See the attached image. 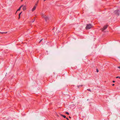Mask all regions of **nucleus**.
Wrapping results in <instances>:
<instances>
[{
	"label": "nucleus",
	"mask_w": 120,
	"mask_h": 120,
	"mask_svg": "<svg viewBox=\"0 0 120 120\" xmlns=\"http://www.w3.org/2000/svg\"><path fill=\"white\" fill-rule=\"evenodd\" d=\"M92 27V26L91 24H87L86 27V29L87 30L89 29Z\"/></svg>",
	"instance_id": "nucleus-1"
},
{
	"label": "nucleus",
	"mask_w": 120,
	"mask_h": 120,
	"mask_svg": "<svg viewBox=\"0 0 120 120\" xmlns=\"http://www.w3.org/2000/svg\"><path fill=\"white\" fill-rule=\"evenodd\" d=\"M119 12L120 11L118 10H117L115 11L114 12V13L116 15L118 16L119 15Z\"/></svg>",
	"instance_id": "nucleus-2"
},
{
	"label": "nucleus",
	"mask_w": 120,
	"mask_h": 120,
	"mask_svg": "<svg viewBox=\"0 0 120 120\" xmlns=\"http://www.w3.org/2000/svg\"><path fill=\"white\" fill-rule=\"evenodd\" d=\"M44 19H45L46 21H47L49 19V17L47 16H46L45 15L43 17Z\"/></svg>",
	"instance_id": "nucleus-3"
},
{
	"label": "nucleus",
	"mask_w": 120,
	"mask_h": 120,
	"mask_svg": "<svg viewBox=\"0 0 120 120\" xmlns=\"http://www.w3.org/2000/svg\"><path fill=\"white\" fill-rule=\"evenodd\" d=\"M107 25H106L104 26L103 28L101 29L102 31H103L104 30H105L107 28Z\"/></svg>",
	"instance_id": "nucleus-4"
},
{
	"label": "nucleus",
	"mask_w": 120,
	"mask_h": 120,
	"mask_svg": "<svg viewBox=\"0 0 120 120\" xmlns=\"http://www.w3.org/2000/svg\"><path fill=\"white\" fill-rule=\"evenodd\" d=\"M37 6V4H35V5L34 6V7L33 8V9H32V11H34L35 10Z\"/></svg>",
	"instance_id": "nucleus-5"
},
{
	"label": "nucleus",
	"mask_w": 120,
	"mask_h": 120,
	"mask_svg": "<svg viewBox=\"0 0 120 120\" xmlns=\"http://www.w3.org/2000/svg\"><path fill=\"white\" fill-rule=\"evenodd\" d=\"M23 6V5H21L19 8L17 10L16 12V13L17 12V11H19L20 10L21 8V7H22Z\"/></svg>",
	"instance_id": "nucleus-6"
},
{
	"label": "nucleus",
	"mask_w": 120,
	"mask_h": 120,
	"mask_svg": "<svg viewBox=\"0 0 120 120\" xmlns=\"http://www.w3.org/2000/svg\"><path fill=\"white\" fill-rule=\"evenodd\" d=\"M23 10L24 11L26 9V8L25 6H24L23 8Z\"/></svg>",
	"instance_id": "nucleus-7"
},
{
	"label": "nucleus",
	"mask_w": 120,
	"mask_h": 120,
	"mask_svg": "<svg viewBox=\"0 0 120 120\" xmlns=\"http://www.w3.org/2000/svg\"><path fill=\"white\" fill-rule=\"evenodd\" d=\"M7 33V32H0V33L1 34H6Z\"/></svg>",
	"instance_id": "nucleus-8"
},
{
	"label": "nucleus",
	"mask_w": 120,
	"mask_h": 120,
	"mask_svg": "<svg viewBox=\"0 0 120 120\" xmlns=\"http://www.w3.org/2000/svg\"><path fill=\"white\" fill-rule=\"evenodd\" d=\"M61 115L64 118H66V116H65L62 115Z\"/></svg>",
	"instance_id": "nucleus-9"
},
{
	"label": "nucleus",
	"mask_w": 120,
	"mask_h": 120,
	"mask_svg": "<svg viewBox=\"0 0 120 120\" xmlns=\"http://www.w3.org/2000/svg\"><path fill=\"white\" fill-rule=\"evenodd\" d=\"M87 90H88L89 91H90V92H91V90H90V89H87Z\"/></svg>",
	"instance_id": "nucleus-10"
},
{
	"label": "nucleus",
	"mask_w": 120,
	"mask_h": 120,
	"mask_svg": "<svg viewBox=\"0 0 120 120\" xmlns=\"http://www.w3.org/2000/svg\"><path fill=\"white\" fill-rule=\"evenodd\" d=\"M66 113L67 114H68V115H69V113L68 112H66Z\"/></svg>",
	"instance_id": "nucleus-11"
},
{
	"label": "nucleus",
	"mask_w": 120,
	"mask_h": 120,
	"mask_svg": "<svg viewBox=\"0 0 120 120\" xmlns=\"http://www.w3.org/2000/svg\"><path fill=\"white\" fill-rule=\"evenodd\" d=\"M82 85H79V86H77V87L79 88L80 86H82Z\"/></svg>",
	"instance_id": "nucleus-12"
},
{
	"label": "nucleus",
	"mask_w": 120,
	"mask_h": 120,
	"mask_svg": "<svg viewBox=\"0 0 120 120\" xmlns=\"http://www.w3.org/2000/svg\"><path fill=\"white\" fill-rule=\"evenodd\" d=\"M21 15V13H19V18H20V15Z\"/></svg>",
	"instance_id": "nucleus-13"
},
{
	"label": "nucleus",
	"mask_w": 120,
	"mask_h": 120,
	"mask_svg": "<svg viewBox=\"0 0 120 120\" xmlns=\"http://www.w3.org/2000/svg\"><path fill=\"white\" fill-rule=\"evenodd\" d=\"M43 40V39H42L40 41H39V43H40V42H41Z\"/></svg>",
	"instance_id": "nucleus-14"
},
{
	"label": "nucleus",
	"mask_w": 120,
	"mask_h": 120,
	"mask_svg": "<svg viewBox=\"0 0 120 120\" xmlns=\"http://www.w3.org/2000/svg\"><path fill=\"white\" fill-rule=\"evenodd\" d=\"M96 71H97V72H98L99 71L98 70V69H96Z\"/></svg>",
	"instance_id": "nucleus-15"
},
{
	"label": "nucleus",
	"mask_w": 120,
	"mask_h": 120,
	"mask_svg": "<svg viewBox=\"0 0 120 120\" xmlns=\"http://www.w3.org/2000/svg\"><path fill=\"white\" fill-rule=\"evenodd\" d=\"M116 78H119L120 79V77H119V76H117V77H116Z\"/></svg>",
	"instance_id": "nucleus-16"
},
{
	"label": "nucleus",
	"mask_w": 120,
	"mask_h": 120,
	"mask_svg": "<svg viewBox=\"0 0 120 120\" xmlns=\"http://www.w3.org/2000/svg\"><path fill=\"white\" fill-rule=\"evenodd\" d=\"M117 68H119V69H120V66H118L117 67Z\"/></svg>",
	"instance_id": "nucleus-17"
},
{
	"label": "nucleus",
	"mask_w": 120,
	"mask_h": 120,
	"mask_svg": "<svg viewBox=\"0 0 120 120\" xmlns=\"http://www.w3.org/2000/svg\"><path fill=\"white\" fill-rule=\"evenodd\" d=\"M66 119H67V120H69L68 119V118H67V117L66 118Z\"/></svg>",
	"instance_id": "nucleus-18"
},
{
	"label": "nucleus",
	"mask_w": 120,
	"mask_h": 120,
	"mask_svg": "<svg viewBox=\"0 0 120 120\" xmlns=\"http://www.w3.org/2000/svg\"><path fill=\"white\" fill-rule=\"evenodd\" d=\"M112 82H113L114 83V82H115V81H112Z\"/></svg>",
	"instance_id": "nucleus-19"
},
{
	"label": "nucleus",
	"mask_w": 120,
	"mask_h": 120,
	"mask_svg": "<svg viewBox=\"0 0 120 120\" xmlns=\"http://www.w3.org/2000/svg\"><path fill=\"white\" fill-rule=\"evenodd\" d=\"M39 0H38L37 1V3H38V1H39Z\"/></svg>",
	"instance_id": "nucleus-20"
},
{
	"label": "nucleus",
	"mask_w": 120,
	"mask_h": 120,
	"mask_svg": "<svg viewBox=\"0 0 120 120\" xmlns=\"http://www.w3.org/2000/svg\"><path fill=\"white\" fill-rule=\"evenodd\" d=\"M114 84H113L112 85V86H114Z\"/></svg>",
	"instance_id": "nucleus-21"
},
{
	"label": "nucleus",
	"mask_w": 120,
	"mask_h": 120,
	"mask_svg": "<svg viewBox=\"0 0 120 120\" xmlns=\"http://www.w3.org/2000/svg\"><path fill=\"white\" fill-rule=\"evenodd\" d=\"M22 12H21L20 13H21V14L22 13Z\"/></svg>",
	"instance_id": "nucleus-22"
},
{
	"label": "nucleus",
	"mask_w": 120,
	"mask_h": 120,
	"mask_svg": "<svg viewBox=\"0 0 120 120\" xmlns=\"http://www.w3.org/2000/svg\"><path fill=\"white\" fill-rule=\"evenodd\" d=\"M69 118H71V117L70 116H69Z\"/></svg>",
	"instance_id": "nucleus-23"
},
{
	"label": "nucleus",
	"mask_w": 120,
	"mask_h": 120,
	"mask_svg": "<svg viewBox=\"0 0 120 120\" xmlns=\"http://www.w3.org/2000/svg\"><path fill=\"white\" fill-rule=\"evenodd\" d=\"M34 21H33L32 22H34Z\"/></svg>",
	"instance_id": "nucleus-24"
},
{
	"label": "nucleus",
	"mask_w": 120,
	"mask_h": 120,
	"mask_svg": "<svg viewBox=\"0 0 120 120\" xmlns=\"http://www.w3.org/2000/svg\"><path fill=\"white\" fill-rule=\"evenodd\" d=\"M46 0H44V1H45Z\"/></svg>",
	"instance_id": "nucleus-25"
},
{
	"label": "nucleus",
	"mask_w": 120,
	"mask_h": 120,
	"mask_svg": "<svg viewBox=\"0 0 120 120\" xmlns=\"http://www.w3.org/2000/svg\"><path fill=\"white\" fill-rule=\"evenodd\" d=\"M23 0H21L22 1Z\"/></svg>",
	"instance_id": "nucleus-26"
}]
</instances>
